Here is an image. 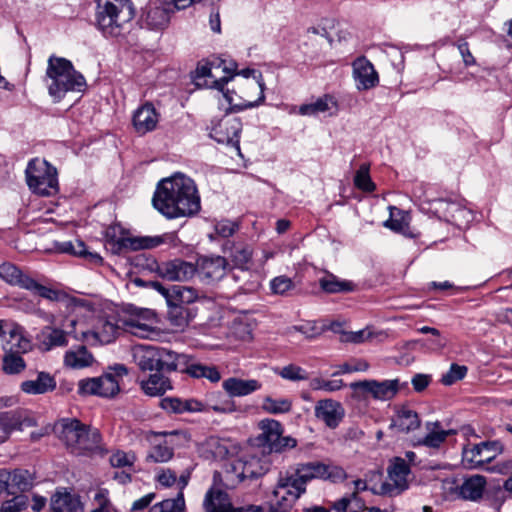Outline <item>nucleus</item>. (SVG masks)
Instances as JSON below:
<instances>
[{"label":"nucleus","instance_id":"nucleus-27","mask_svg":"<svg viewBox=\"0 0 512 512\" xmlns=\"http://www.w3.org/2000/svg\"><path fill=\"white\" fill-rule=\"evenodd\" d=\"M228 260L222 256L204 258L199 264V274L209 282L223 278Z\"/></svg>","mask_w":512,"mask_h":512},{"label":"nucleus","instance_id":"nucleus-57","mask_svg":"<svg viewBox=\"0 0 512 512\" xmlns=\"http://www.w3.org/2000/svg\"><path fill=\"white\" fill-rule=\"evenodd\" d=\"M437 211L442 213L443 217L450 222L457 220V214L464 213V209H462L459 204L448 200H440L438 202Z\"/></svg>","mask_w":512,"mask_h":512},{"label":"nucleus","instance_id":"nucleus-36","mask_svg":"<svg viewBox=\"0 0 512 512\" xmlns=\"http://www.w3.org/2000/svg\"><path fill=\"white\" fill-rule=\"evenodd\" d=\"M141 389L148 396H161L172 389L170 380L162 372L151 374L148 379L140 382Z\"/></svg>","mask_w":512,"mask_h":512},{"label":"nucleus","instance_id":"nucleus-7","mask_svg":"<svg viewBox=\"0 0 512 512\" xmlns=\"http://www.w3.org/2000/svg\"><path fill=\"white\" fill-rule=\"evenodd\" d=\"M0 277L10 285L18 286L30 291L33 295L49 301H58L61 293L51 287L39 283L30 275L21 271L12 263H3L0 265Z\"/></svg>","mask_w":512,"mask_h":512},{"label":"nucleus","instance_id":"nucleus-17","mask_svg":"<svg viewBox=\"0 0 512 512\" xmlns=\"http://www.w3.org/2000/svg\"><path fill=\"white\" fill-rule=\"evenodd\" d=\"M222 251L235 268L247 272L252 263L253 249L244 241L227 239L222 245Z\"/></svg>","mask_w":512,"mask_h":512},{"label":"nucleus","instance_id":"nucleus-49","mask_svg":"<svg viewBox=\"0 0 512 512\" xmlns=\"http://www.w3.org/2000/svg\"><path fill=\"white\" fill-rule=\"evenodd\" d=\"M149 512H185V501L182 492H179L176 498L165 499L154 504Z\"/></svg>","mask_w":512,"mask_h":512},{"label":"nucleus","instance_id":"nucleus-2","mask_svg":"<svg viewBox=\"0 0 512 512\" xmlns=\"http://www.w3.org/2000/svg\"><path fill=\"white\" fill-rule=\"evenodd\" d=\"M53 432L66 449L76 456H90L101 451V434L77 418H61Z\"/></svg>","mask_w":512,"mask_h":512},{"label":"nucleus","instance_id":"nucleus-3","mask_svg":"<svg viewBox=\"0 0 512 512\" xmlns=\"http://www.w3.org/2000/svg\"><path fill=\"white\" fill-rule=\"evenodd\" d=\"M45 82L55 102L61 101L68 92H83L87 85L84 76L70 60L55 55L47 61Z\"/></svg>","mask_w":512,"mask_h":512},{"label":"nucleus","instance_id":"nucleus-18","mask_svg":"<svg viewBox=\"0 0 512 512\" xmlns=\"http://www.w3.org/2000/svg\"><path fill=\"white\" fill-rule=\"evenodd\" d=\"M128 374L123 364H116L109 367L108 371L96 377L97 396L104 398L114 397L120 391V380Z\"/></svg>","mask_w":512,"mask_h":512},{"label":"nucleus","instance_id":"nucleus-11","mask_svg":"<svg viewBox=\"0 0 512 512\" xmlns=\"http://www.w3.org/2000/svg\"><path fill=\"white\" fill-rule=\"evenodd\" d=\"M171 13L166 0H151L142 9L140 25L151 31H162L169 26Z\"/></svg>","mask_w":512,"mask_h":512},{"label":"nucleus","instance_id":"nucleus-13","mask_svg":"<svg viewBox=\"0 0 512 512\" xmlns=\"http://www.w3.org/2000/svg\"><path fill=\"white\" fill-rule=\"evenodd\" d=\"M123 329L139 338H152L157 335L156 314L150 309H144L121 321Z\"/></svg>","mask_w":512,"mask_h":512},{"label":"nucleus","instance_id":"nucleus-26","mask_svg":"<svg viewBox=\"0 0 512 512\" xmlns=\"http://www.w3.org/2000/svg\"><path fill=\"white\" fill-rule=\"evenodd\" d=\"M222 387L230 397H243L262 387L256 379L230 377L222 382Z\"/></svg>","mask_w":512,"mask_h":512},{"label":"nucleus","instance_id":"nucleus-64","mask_svg":"<svg viewBox=\"0 0 512 512\" xmlns=\"http://www.w3.org/2000/svg\"><path fill=\"white\" fill-rule=\"evenodd\" d=\"M327 471L323 479L331 480L332 482H342L347 478V474L342 467L326 465Z\"/></svg>","mask_w":512,"mask_h":512},{"label":"nucleus","instance_id":"nucleus-9","mask_svg":"<svg viewBox=\"0 0 512 512\" xmlns=\"http://www.w3.org/2000/svg\"><path fill=\"white\" fill-rule=\"evenodd\" d=\"M503 446L498 441H484L472 447H465L462 453V461L465 467L477 469L490 463L500 454Z\"/></svg>","mask_w":512,"mask_h":512},{"label":"nucleus","instance_id":"nucleus-35","mask_svg":"<svg viewBox=\"0 0 512 512\" xmlns=\"http://www.w3.org/2000/svg\"><path fill=\"white\" fill-rule=\"evenodd\" d=\"M486 478L482 475H473L459 487V494L463 499L477 501L483 495L486 487Z\"/></svg>","mask_w":512,"mask_h":512},{"label":"nucleus","instance_id":"nucleus-23","mask_svg":"<svg viewBox=\"0 0 512 512\" xmlns=\"http://www.w3.org/2000/svg\"><path fill=\"white\" fill-rule=\"evenodd\" d=\"M176 246L177 236L175 233H165L157 236H141L135 238H127L123 245L132 250L152 249L161 245Z\"/></svg>","mask_w":512,"mask_h":512},{"label":"nucleus","instance_id":"nucleus-25","mask_svg":"<svg viewBox=\"0 0 512 512\" xmlns=\"http://www.w3.org/2000/svg\"><path fill=\"white\" fill-rule=\"evenodd\" d=\"M20 389L28 395L46 394L56 389V380L50 373L41 371L35 380L23 381Z\"/></svg>","mask_w":512,"mask_h":512},{"label":"nucleus","instance_id":"nucleus-62","mask_svg":"<svg viewBox=\"0 0 512 512\" xmlns=\"http://www.w3.org/2000/svg\"><path fill=\"white\" fill-rule=\"evenodd\" d=\"M97 382L96 377L81 379L78 382V394L83 396L96 395L97 396Z\"/></svg>","mask_w":512,"mask_h":512},{"label":"nucleus","instance_id":"nucleus-12","mask_svg":"<svg viewBox=\"0 0 512 512\" xmlns=\"http://www.w3.org/2000/svg\"><path fill=\"white\" fill-rule=\"evenodd\" d=\"M387 472L390 482L381 484L380 494L395 496L408 489L407 477L410 474V467L404 459L396 457L388 467Z\"/></svg>","mask_w":512,"mask_h":512},{"label":"nucleus","instance_id":"nucleus-38","mask_svg":"<svg viewBox=\"0 0 512 512\" xmlns=\"http://www.w3.org/2000/svg\"><path fill=\"white\" fill-rule=\"evenodd\" d=\"M319 286L324 292L330 294L353 292L356 289L354 282L340 279L332 273L320 278Z\"/></svg>","mask_w":512,"mask_h":512},{"label":"nucleus","instance_id":"nucleus-63","mask_svg":"<svg viewBox=\"0 0 512 512\" xmlns=\"http://www.w3.org/2000/svg\"><path fill=\"white\" fill-rule=\"evenodd\" d=\"M237 228V224L229 220L220 221L215 225L216 233L224 238L232 236Z\"/></svg>","mask_w":512,"mask_h":512},{"label":"nucleus","instance_id":"nucleus-43","mask_svg":"<svg viewBox=\"0 0 512 512\" xmlns=\"http://www.w3.org/2000/svg\"><path fill=\"white\" fill-rule=\"evenodd\" d=\"M337 107V102L330 95L319 97L315 102L303 104L299 107V113L304 116L317 115Z\"/></svg>","mask_w":512,"mask_h":512},{"label":"nucleus","instance_id":"nucleus-15","mask_svg":"<svg viewBox=\"0 0 512 512\" xmlns=\"http://www.w3.org/2000/svg\"><path fill=\"white\" fill-rule=\"evenodd\" d=\"M156 274L164 280L184 282L188 281L197 272L194 264L180 258L156 263Z\"/></svg>","mask_w":512,"mask_h":512},{"label":"nucleus","instance_id":"nucleus-60","mask_svg":"<svg viewBox=\"0 0 512 512\" xmlns=\"http://www.w3.org/2000/svg\"><path fill=\"white\" fill-rule=\"evenodd\" d=\"M294 287L295 284L292 279L284 275L277 276L270 282V288L274 294L284 295L288 291L294 289Z\"/></svg>","mask_w":512,"mask_h":512},{"label":"nucleus","instance_id":"nucleus-19","mask_svg":"<svg viewBox=\"0 0 512 512\" xmlns=\"http://www.w3.org/2000/svg\"><path fill=\"white\" fill-rule=\"evenodd\" d=\"M353 78L358 90H369L379 83L378 73L373 64L365 57H359L352 63Z\"/></svg>","mask_w":512,"mask_h":512},{"label":"nucleus","instance_id":"nucleus-10","mask_svg":"<svg viewBox=\"0 0 512 512\" xmlns=\"http://www.w3.org/2000/svg\"><path fill=\"white\" fill-rule=\"evenodd\" d=\"M225 66V61L217 59L213 62L199 63L194 75V81L197 86H206L209 88L217 89L223 92L224 97L229 103L232 102V97L227 90L224 92V86L232 79V76L217 77L216 70Z\"/></svg>","mask_w":512,"mask_h":512},{"label":"nucleus","instance_id":"nucleus-45","mask_svg":"<svg viewBox=\"0 0 512 512\" xmlns=\"http://www.w3.org/2000/svg\"><path fill=\"white\" fill-rule=\"evenodd\" d=\"M93 362L92 354L85 346H79L76 350H69L65 353L64 363L71 368H83Z\"/></svg>","mask_w":512,"mask_h":512},{"label":"nucleus","instance_id":"nucleus-14","mask_svg":"<svg viewBox=\"0 0 512 512\" xmlns=\"http://www.w3.org/2000/svg\"><path fill=\"white\" fill-rule=\"evenodd\" d=\"M36 426L30 412L23 409L0 413V442H5L14 431Z\"/></svg>","mask_w":512,"mask_h":512},{"label":"nucleus","instance_id":"nucleus-8","mask_svg":"<svg viewBox=\"0 0 512 512\" xmlns=\"http://www.w3.org/2000/svg\"><path fill=\"white\" fill-rule=\"evenodd\" d=\"M350 388L358 394V397L365 398L371 395L375 400L388 401L398 393L400 385L398 379L384 381L371 379L352 382Z\"/></svg>","mask_w":512,"mask_h":512},{"label":"nucleus","instance_id":"nucleus-41","mask_svg":"<svg viewBox=\"0 0 512 512\" xmlns=\"http://www.w3.org/2000/svg\"><path fill=\"white\" fill-rule=\"evenodd\" d=\"M172 295H170V304L177 306H185L194 303L198 297V291L190 286L172 285Z\"/></svg>","mask_w":512,"mask_h":512},{"label":"nucleus","instance_id":"nucleus-58","mask_svg":"<svg viewBox=\"0 0 512 512\" xmlns=\"http://www.w3.org/2000/svg\"><path fill=\"white\" fill-rule=\"evenodd\" d=\"M109 461L115 468L132 467L136 461V455L133 452L117 450L110 456Z\"/></svg>","mask_w":512,"mask_h":512},{"label":"nucleus","instance_id":"nucleus-42","mask_svg":"<svg viewBox=\"0 0 512 512\" xmlns=\"http://www.w3.org/2000/svg\"><path fill=\"white\" fill-rule=\"evenodd\" d=\"M39 339L46 350H51L54 347H63L68 344L66 332L49 326L42 329Z\"/></svg>","mask_w":512,"mask_h":512},{"label":"nucleus","instance_id":"nucleus-52","mask_svg":"<svg viewBox=\"0 0 512 512\" xmlns=\"http://www.w3.org/2000/svg\"><path fill=\"white\" fill-rule=\"evenodd\" d=\"M243 465V481L246 479H255L265 473L261 461L255 456L241 458Z\"/></svg>","mask_w":512,"mask_h":512},{"label":"nucleus","instance_id":"nucleus-50","mask_svg":"<svg viewBox=\"0 0 512 512\" xmlns=\"http://www.w3.org/2000/svg\"><path fill=\"white\" fill-rule=\"evenodd\" d=\"M262 408L270 414L288 413L292 409V400L289 398L274 399L267 396L263 400Z\"/></svg>","mask_w":512,"mask_h":512},{"label":"nucleus","instance_id":"nucleus-56","mask_svg":"<svg viewBox=\"0 0 512 512\" xmlns=\"http://www.w3.org/2000/svg\"><path fill=\"white\" fill-rule=\"evenodd\" d=\"M468 368L464 365H458L453 363L450 369L444 373L441 377V383L446 386H450L455 382L462 380L467 374Z\"/></svg>","mask_w":512,"mask_h":512},{"label":"nucleus","instance_id":"nucleus-51","mask_svg":"<svg viewBox=\"0 0 512 512\" xmlns=\"http://www.w3.org/2000/svg\"><path fill=\"white\" fill-rule=\"evenodd\" d=\"M174 455L173 448L167 440L155 444L151 452L147 455V461L154 463H163L169 461Z\"/></svg>","mask_w":512,"mask_h":512},{"label":"nucleus","instance_id":"nucleus-37","mask_svg":"<svg viewBox=\"0 0 512 512\" xmlns=\"http://www.w3.org/2000/svg\"><path fill=\"white\" fill-rule=\"evenodd\" d=\"M262 430L261 439L272 451H279L277 441L282 434V425L274 419H264L259 423Z\"/></svg>","mask_w":512,"mask_h":512},{"label":"nucleus","instance_id":"nucleus-47","mask_svg":"<svg viewBox=\"0 0 512 512\" xmlns=\"http://www.w3.org/2000/svg\"><path fill=\"white\" fill-rule=\"evenodd\" d=\"M26 368V363L21 354H16L4 351L2 358V370L7 375H17L23 372Z\"/></svg>","mask_w":512,"mask_h":512},{"label":"nucleus","instance_id":"nucleus-6","mask_svg":"<svg viewBox=\"0 0 512 512\" xmlns=\"http://www.w3.org/2000/svg\"><path fill=\"white\" fill-rule=\"evenodd\" d=\"M26 182L30 190L40 196H52L58 193L57 170L44 159L34 158L25 170Z\"/></svg>","mask_w":512,"mask_h":512},{"label":"nucleus","instance_id":"nucleus-53","mask_svg":"<svg viewBox=\"0 0 512 512\" xmlns=\"http://www.w3.org/2000/svg\"><path fill=\"white\" fill-rule=\"evenodd\" d=\"M384 225L394 232L402 234H406L409 229L408 222H406L402 212L395 207H390V218L384 222Z\"/></svg>","mask_w":512,"mask_h":512},{"label":"nucleus","instance_id":"nucleus-28","mask_svg":"<svg viewBox=\"0 0 512 512\" xmlns=\"http://www.w3.org/2000/svg\"><path fill=\"white\" fill-rule=\"evenodd\" d=\"M120 328L119 324L110 320H100L99 326L94 330L83 333V335L89 342L93 340L100 344H108L115 340Z\"/></svg>","mask_w":512,"mask_h":512},{"label":"nucleus","instance_id":"nucleus-22","mask_svg":"<svg viewBox=\"0 0 512 512\" xmlns=\"http://www.w3.org/2000/svg\"><path fill=\"white\" fill-rule=\"evenodd\" d=\"M420 425L421 420L415 410L406 405L395 407V415L392 418L390 428H394L401 433H409L418 429Z\"/></svg>","mask_w":512,"mask_h":512},{"label":"nucleus","instance_id":"nucleus-4","mask_svg":"<svg viewBox=\"0 0 512 512\" xmlns=\"http://www.w3.org/2000/svg\"><path fill=\"white\" fill-rule=\"evenodd\" d=\"M326 471V465L319 461L299 463L292 474L280 480L274 495L282 497L285 507H292L306 492L307 483L313 479L324 478Z\"/></svg>","mask_w":512,"mask_h":512},{"label":"nucleus","instance_id":"nucleus-59","mask_svg":"<svg viewBox=\"0 0 512 512\" xmlns=\"http://www.w3.org/2000/svg\"><path fill=\"white\" fill-rule=\"evenodd\" d=\"M309 386L312 390H324L327 392H334L340 390L343 386V380L336 379V380H325L320 377H316L311 379Z\"/></svg>","mask_w":512,"mask_h":512},{"label":"nucleus","instance_id":"nucleus-44","mask_svg":"<svg viewBox=\"0 0 512 512\" xmlns=\"http://www.w3.org/2000/svg\"><path fill=\"white\" fill-rule=\"evenodd\" d=\"M50 506L53 512H77L79 501L68 492H57L51 497Z\"/></svg>","mask_w":512,"mask_h":512},{"label":"nucleus","instance_id":"nucleus-21","mask_svg":"<svg viewBox=\"0 0 512 512\" xmlns=\"http://www.w3.org/2000/svg\"><path fill=\"white\" fill-rule=\"evenodd\" d=\"M159 121V114L157 113L154 105L146 102L140 106L133 115V126L137 133L146 134L153 131Z\"/></svg>","mask_w":512,"mask_h":512},{"label":"nucleus","instance_id":"nucleus-33","mask_svg":"<svg viewBox=\"0 0 512 512\" xmlns=\"http://www.w3.org/2000/svg\"><path fill=\"white\" fill-rule=\"evenodd\" d=\"M158 356L161 358L159 361L161 372H172L177 370L183 372V368H185L189 362V355L178 354L163 347H158Z\"/></svg>","mask_w":512,"mask_h":512},{"label":"nucleus","instance_id":"nucleus-30","mask_svg":"<svg viewBox=\"0 0 512 512\" xmlns=\"http://www.w3.org/2000/svg\"><path fill=\"white\" fill-rule=\"evenodd\" d=\"M213 479L215 483L218 480H221L225 488H235L239 483L243 481L242 459L231 460L226 464L223 475L219 472H215Z\"/></svg>","mask_w":512,"mask_h":512},{"label":"nucleus","instance_id":"nucleus-24","mask_svg":"<svg viewBox=\"0 0 512 512\" xmlns=\"http://www.w3.org/2000/svg\"><path fill=\"white\" fill-rule=\"evenodd\" d=\"M203 506L206 512H243V509L232 506L226 492L214 487L207 491Z\"/></svg>","mask_w":512,"mask_h":512},{"label":"nucleus","instance_id":"nucleus-46","mask_svg":"<svg viewBox=\"0 0 512 512\" xmlns=\"http://www.w3.org/2000/svg\"><path fill=\"white\" fill-rule=\"evenodd\" d=\"M167 319L176 330H183L188 326L192 314L189 308L185 306L168 305Z\"/></svg>","mask_w":512,"mask_h":512},{"label":"nucleus","instance_id":"nucleus-34","mask_svg":"<svg viewBox=\"0 0 512 512\" xmlns=\"http://www.w3.org/2000/svg\"><path fill=\"white\" fill-rule=\"evenodd\" d=\"M135 361L142 371L161 372L158 356V347L140 346L134 353Z\"/></svg>","mask_w":512,"mask_h":512},{"label":"nucleus","instance_id":"nucleus-20","mask_svg":"<svg viewBox=\"0 0 512 512\" xmlns=\"http://www.w3.org/2000/svg\"><path fill=\"white\" fill-rule=\"evenodd\" d=\"M315 417L331 429H335L345 415L342 404L333 399L319 400L315 405Z\"/></svg>","mask_w":512,"mask_h":512},{"label":"nucleus","instance_id":"nucleus-29","mask_svg":"<svg viewBox=\"0 0 512 512\" xmlns=\"http://www.w3.org/2000/svg\"><path fill=\"white\" fill-rule=\"evenodd\" d=\"M9 340L3 346V350L16 354H25L32 348L31 341L25 337L24 328L16 323L11 324L8 330Z\"/></svg>","mask_w":512,"mask_h":512},{"label":"nucleus","instance_id":"nucleus-61","mask_svg":"<svg viewBox=\"0 0 512 512\" xmlns=\"http://www.w3.org/2000/svg\"><path fill=\"white\" fill-rule=\"evenodd\" d=\"M207 449L216 460H222L229 454L226 443L218 438H210L207 441Z\"/></svg>","mask_w":512,"mask_h":512},{"label":"nucleus","instance_id":"nucleus-54","mask_svg":"<svg viewBox=\"0 0 512 512\" xmlns=\"http://www.w3.org/2000/svg\"><path fill=\"white\" fill-rule=\"evenodd\" d=\"M354 185L364 192H372L375 190V184L372 182L369 175L368 165L362 164L357 170L354 177Z\"/></svg>","mask_w":512,"mask_h":512},{"label":"nucleus","instance_id":"nucleus-5","mask_svg":"<svg viewBox=\"0 0 512 512\" xmlns=\"http://www.w3.org/2000/svg\"><path fill=\"white\" fill-rule=\"evenodd\" d=\"M95 2L96 25L106 36H119L123 26L135 16V8L131 0H95Z\"/></svg>","mask_w":512,"mask_h":512},{"label":"nucleus","instance_id":"nucleus-48","mask_svg":"<svg viewBox=\"0 0 512 512\" xmlns=\"http://www.w3.org/2000/svg\"><path fill=\"white\" fill-rule=\"evenodd\" d=\"M274 373L282 379L292 382L306 381L309 379V373L304 368L293 363L275 368Z\"/></svg>","mask_w":512,"mask_h":512},{"label":"nucleus","instance_id":"nucleus-40","mask_svg":"<svg viewBox=\"0 0 512 512\" xmlns=\"http://www.w3.org/2000/svg\"><path fill=\"white\" fill-rule=\"evenodd\" d=\"M183 372L193 378H206L212 383H217L221 379V374L216 366H208L201 363L191 362L190 357L188 364L183 368Z\"/></svg>","mask_w":512,"mask_h":512},{"label":"nucleus","instance_id":"nucleus-31","mask_svg":"<svg viewBox=\"0 0 512 512\" xmlns=\"http://www.w3.org/2000/svg\"><path fill=\"white\" fill-rule=\"evenodd\" d=\"M162 409L169 413L181 414L185 412H201L204 410V404L195 399L182 400L176 397H166L160 402Z\"/></svg>","mask_w":512,"mask_h":512},{"label":"nucleus","instance_id":"nucleus-16","mask_svg":"<svg viewBox=\"0 0 512 512\" xmlns=\"http://www.w3.org/2000/svg\"><path fill=\"white\" fill-rule=\"evenodd\" d=\"M242 123L239 118L226 116L211 127L210 136L218 143L239 148Z\"/></svg>","mask_w":512,"mask_h":512},{"label":"nucleus","instance_id":"nucleus-55","mask_svg":"<svg viewBox=\"0 0 512 512\" xmlns=\"http://www.w3.org/2000/svg\"><path fill=\"white\" fill-rule=\"evenodd\" d=\"M28 506V496L20 494L4 501L0 507V512H23L28 508Z\"/></svg>","mask_w":512,"mask_h":512},{"label":"nucleus","instance_id":"nucleus-32","mask_svg":"<svg viewBox=\"0 0 512 512\" xmlns=\"http://www.w3.org/2000/svg\"><path fill=\"white\" fill-rule=\"evenodd\" d=\"M55 247L61 253H68L78 257H83L95 265H101L103 263V258L98 253L89 252L85 243L81 240H76L75 242H57Z\"/></svg>","mask_w":512,"mask_h":512},{"label":"nucleus","instance_id":"nucleus-39","mask_svg":"<svg viewBox=\"0 0 512 512\" xmlns=\"http://www.w3.org/2000/svg\"><path fill=\"white\" fill-rule=\"evenodd\" d=\"M427 435L419 442L429 448H439L447 437L454 433L453 430H444L441 428L440 422H427Z\"/></svg>","mask_w":512,"mask_h":512},{"label":"nucleus","instance_id":"nucleus-1","mask_svg":"<svg viewBox=\"0 0 512 512\" xmlns=\"http://www.w3.org/2000/svg\"><path fill=\"white\" fill-rule=\"evenodd\" d=\"M152 204L167 219L192 217L201 209L200 195L194 180L182 173H175L158 182Z\"/></svg>","mask_w":512,"mask_h":512}]
</instances>
